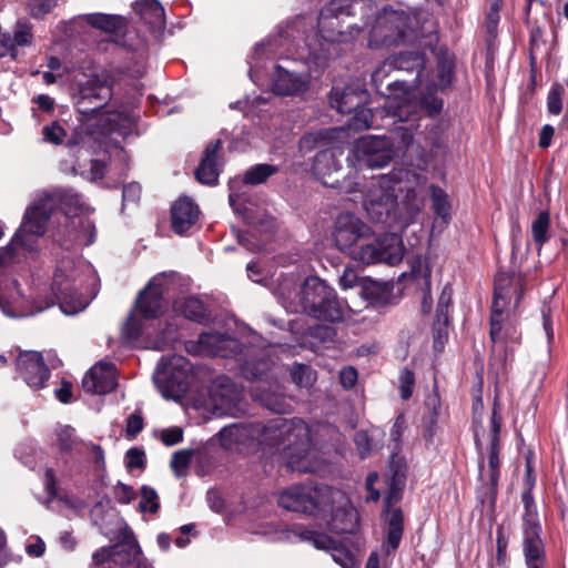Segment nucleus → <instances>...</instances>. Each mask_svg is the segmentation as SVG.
<instances>
[{"mask_svg":"<svg viewBox=\"0 0 568 568\" xmlns=\"http://www.w3.org/2000/svg\"><path fill=\"white\" fill-rule=\"evenodd\" d=\"M221 445L234 449L256 443L281 454L292 470L317 471L314 460L311 429L301 418H273L267 424H233L219 433Z\"/></svg>","mask_w":568,"mask_h":568,"instance_id":"2","label":"nucleus"},{"mask_svg":"<svg viewBox=\"0 0 568 568\" xmlns=\"http://www.w3.org/2000/svg\"><path fill=\"white\" fill-rule=\"evenodd\" d=\"M425 60L420 52L403 51L398 55L387 59L372 74L373 81L378 83L387 77V72L395 68L396 70L415 71V78L412 83L405 80L396 79L388 84L389 94L383 105L382 112L387 116H392L397 121H407L412 114H416L419 110L434 114L442 111L443 102L436 97L417 99L415 88L423 84L425 78L424 70Z\"/></svg>","mask_w":568,"mask_h":568,"instance_id":"4","label":"nucleus"},{"mask_svg":"<svg viewBox=\"0 0 568 568\" xmlns=\"http://www.w3.org/2000/svg\"><path fill=\"white\" fill-rule=\"evenodd\" d=\"M337 154L338 151L331 148L318 152L313 160V174L326 186L336 187L339 185L342 165Z\"/></svg>","mask_w":568,"mask_h":568,"instance_id":"22","label":"nucleus"},{"mask_svg":"<svg viewBox=\"0 0 568 568\" xmlns=\"http://www.w3.org/2000/svg\"><path fill=\"white\" fill-rule=\"evenodd\" d=\"M186 349L195 355L227 357L240 349V343L222 334H201L197 342L186 344Z\"/></svg>","mask_w":568,"mask_h":568,"instance_id":"18","label":"nucleus"},{"mask_svg":"<svg viewBox=\"0 0 568 568\" xmlns=\"http://www.w3.org/2000/svg\"><path fill=\"white\" fill-rule=\"evenodd\" d=\"M341 383L344 388H353L358 378V373L354 367H345L341 371Z\"/></svg>","mask_w":568,"mask_h":568,"instance_id":"60","label":"nucleus"},{"mask_svg":"<svg viewBox=\"0 0 568 568\" xmlns=\"http://www.w3.org/2000/svg\"><path fill=\"white\" fill-rule=\"evenodd\" d=\"M402 536L403 532L400 530H396V528L390 527L387 528L386 541L384 545L386 547V552L394 551V549L397 548L402 539Z\"/></svg>","mask_w":568,"mask_h":568,"instance_id":"61","label":"nucleus"},{"mask_svg":"<svg viewBox=\"0 0 568 568\" xmlns=\"http://www.w3.org/2000/svg\"><path fill=\"white\" fill-rule=\"evenodd\" d=\"M405 255V245L396 233L375 235L368 225V234L359 243L358 251L354 254V261L366 264L386 263L394 266Z\"/></svg>","mask_w":568,"mask_h":568,"instance_id":"9","label":"nucleus"},{"mask_svg":"<svg viewBox=\"0 0 568 568\" xmlns=\"http://www.w3.org/2000/svg\"><path fill=\"white\" fill-rule=\"evenodd\" d=\"M115 497L121 504H130L136 497V493L131 486L120 484L115 488Z\"/></svg>","mask_w":568,"mask_h":568,"instance_id":"62","label":"nucleus"},{"mask_svg":"<svg viewBox=\"0 0 568 568\" xmlns=\"http://www.w3.org/2000/svg\"><path fill=\"white\" fill-rule=\"evenodd\" d=\"M524 294V278L521 275L499 273L495 278V297L490 317L489 335L493 342L520 341L514 316L509 313L517 308Z\"/></svg>","mask_w":568,"mask_h":568,"instance_id":"6","label":"nucleus"},{"mask_svg":"<svg viewBox=\"0 0 568 568\" xmlns=\"http://www.w3.org/2000/svg\"><path fill=\"white\" fill-rule=\"evenodd\" d=\"M418 18L413 11L384 9L371 31V45L412 43Z\"/></svg>","mask_w":568,"mask_h":568,"instance_id":"7","label":"nucleus"},{"mask_svg":"<svg viewBox=\"0 0 568 568\" xmlns=\"http://www.w3.org/2000/svg\"><path fill=\"white\" fill-rule=\"evenodd\" d=\"M32 28L30 23L18 22L14 27L12 42L16 45H30L32 42Z\"/></svg>","mask_w":568,"mask_h":568,"instance_id":"47","label":"nucleus"},{"mask_svg":"<svg viewBox=\"0 0 568 568\" xmlns=\"http://www.w3.org/2000/svg\"><path fill=\"white\" fill-rule=\"evenodd\" d=\"M429 192L434 213L438 219L443 220L444 223H448L452 212L448 194L444 191V189L436 185H429Z\"/></svg>","mask_w":568,"mask_h":568,"instance_id":"34","label":"nucleus"},{"mask_svg":"<svg viewBox=\"0 0 568 568\" xmlns=\"http://www.w3.org/2000/svg\"><path fill=\"white\" fill-rule=\"evenodd\" d=\"M311 75L308 72H297L277 64L273 72V92L278 94H301L307 91Z\"/></svg>","mask_w":568,"mask_h":568,"instance_id":"21","label":"nucleus"},{"mask_svg":"<svg viewBox=\"0 0 568 568\" xmlns=\"http://www.w3.org/2000/svg\"><path fill=\"white\" fill-rule=\"evenodd\" d=\"M405 478H406L405 464L398 462V465L395 468L393 476H392V483H390L389 490L387 491V494L385 496L386 505L394 504V501L398 500V498L400 497V493L405 486Z\"/></svg>","mask_w":568,"mask_h":568,"instance_id":"37","label":"nucleus"},{"mask_svg":"<svg viewBox=\"0 0 568 568\" xmlns=\"http://www.w3.org/2000/svg\"><path fill=\"white\" fill-rule=\"evenodd\" d=\"M367 234L368 225L365 221L353 213H342L334 221L331 237L336 248L354 261V254Z\"/></svg>","mask_w":568,"mask_h":568,"instance_id":"11","label":"nucleus"},{"mask_svg":"<svg viewBox=\"0 0 568 568\" xmlns=\"http://www.w3.org/2000/svg\"><path fill=\"white\" fill-rule=\"evenodd\" d=\"M163 278L154 276L138 296V308L144 317H155L163 307Z\"/></svg>","mask_w":568,"mask_h":568,"instance_id":"26","label":"nucleus"},{"mask_svg":"<svg viewBox=\"0 0 568 568\" xmlns=\"http://www.w3.org/2000/svg\"><path fill=\"white\" fill-rule=\"evenodd\" d=\"M291 377L297 386H302L303 388H308L316 379L314 369L305 366V364H295L291 368Z\"/></svg>","mask_w":568,"mask_h":568,"instance_id":"41","label":"nucleus"},{"mask_svg":"<svg viewBox=\"0 0 568 568\" xmlns=\"http://www.w3.org/2000/svg\"><path fill=\"white\" fill-rule=\"evenodd\" d=\"M139 508L142 513H156L160 508L158 493L150 486H142Z\"/></svg>","mask_w":568,"mask_h":568,"instance_id":"44","label":"nucleus"},{"mask_svg":"<svg viewBox=\"0 0 568 568\" xmlns=\"http://www.w3.org/2000/svg\"><path fill=\"white\" fill-rule=\"evenodd\" d=\"M75 430L71 426H61L58 429V445L61 450L72 449L75 443Z\"/></svg>","mask_w":568,"mask_h":568,"instance_id":"50","label":"nucleus"},{"mask_svg":"<svg viewBox=\"0 0 568 568\" xmlns=\"http://www.w3.org/2000/svg\"><path fill=\"white\" fill-rule=\"evenodd\" d=\"M326 286L325 281L317 276H310L300 288L293 278H284L278 283L276 294L288 311H302L317 318Z\"/></svg>","mask_w":568,"mask_h":568,"instance_id":"8","label":"nucleus"},{"mask_svg":"<svg viewBox=\"0 0 568 568\" xmlns=\"http://www.w3.org/2000/svg\"><path fill=\"white\" fill-rule=\"evenodd\" d=\"M430 276V268L425 261H417L410 270V278L414 285L423 291L422 308L424 312H429L433 305V300L429 294Z\"/></svg>","mask_w":568,"mask_h":568,"instance_id":"31","label":"nucleus"},{"mask_svg":"<svg viewBox=\"0 0 568 568\" xmlns=\"http://www.w3.org/2000/svg\"><path fill=\"white\" fill-rule=\"evenodd\" d=\"M18 371L30 388H43L49 376V369L44 365L42 356L37 351H24L17 361Z\"/></svg>","mask_w":568,"mask_h":568,"instance_id":"19","label":"nucleus"},{"mask_svg":"<svg viewBox=\"0 0 568 568\" xmlns=\"http://www.w3.org/2000/svg\"><path fill=\"white\" fill-rule=\"evenodd\" d=\"M355 111L354 116L347 124V130L363 131L373 126L374 113L372 110L359 105Z\"/></svg>","mask_w":568,"mask_h":568,"instance_id":"42","label":"nucleus"},{"mask_svg":"<svg viewBox=\"0 0 568 568\" xmlns=\"http://www.w3.org/2000/svg\"><path fill=\"white\" fill-rule=\"evenodd\" d=\"M452 60L450 59H442L437 64V82H434V87L445 88L450 84L452 80Z\"/></svg>","mask_w":568,"mask_h":568,"instance_id":"48","label":"nucleus"},{"mask_svg":"<svg viewBox=\"0 0 568 568\" xmlns=\"http://www.w3.org/2000/svg\"><path fill=\"white\" fill-rule=\"evenodd\" d=\"M190 362L181 355H172L161 359L154 373V384L161 395L176 398L186 389L191 374Z\"/></svg>","mask_w":568,"mask_h":568,"instance_id":"10","label":"nucleus"},{"mask_svg":"<svg viewBox=\"0 0 568 568\" xmlns=\"http://www.w3.org/2000/svg\"><path fill=\"white\" fill-rule=\"evenodd\" d=\"M357 0H332L320 12L318 29L326 42H342L347 37L343 30V18L352 16Z\"/></svg>","mask_w":568,"mask_h":568,"instance_id":"13","label":"nucleus"},{"mask_svg":"<svg viewBox=\"0 0 568 568\" xmlns=\"http://www.w3.org/2000/svg\"><path fill=\"white\" fill-rule=\"evenodd\" d=\"M134 10L152 29H162L166 22L165 10L158 0H136Z\"/></svg>","mask_w":568,"mask_h":568,"instance_id":"30","label":"nucleus"},{"mask_svg":"<svg viewBox=\"0 0 568 568\" xmlns=\"http://www.w3.org/2000/svg\"><path fill=\"white\" fill-rule=\"evenodd\" d=\"M220 146V140H216L215 142H212L205 146L204 158L195 171V176L200 182L206 183L207 185H213V183L219 180V163L216 153L219 152Z\"/></svg>","mask_w":568,"mask_h":568,"instance_id":"29","label":"nucleus"},{"mask_svg":"<svg viewBox=\"0 0 568 568\" xmlns=\"http://www.w3.org/2000/svg\"><path fill=\"white\" fill-rule=\"evenodd\" d=\"M357 282H358V275L354 271V268L353 267L344 268V271L339 277L341 286L343 288H353L354 286H356Z\"/></svg>","mask_w":568,"mask_h":568,"instance_id":"63","label":"nucleus"},{"mask_svg":"<svg viewBox=\"0 0 568 568\" xmlns=\"http://www.w3.org/2000/svg\"><path fill=\"white\" fill-rule=\"evenodd\" d=\"M160 439L166 446L176 445L183 439V430L179 426H172L160 432Z\"/></svg>","mask_w":568,"mask_h":568,"instance_id":"53","label":"nucleus"},{"mask_svg":"<svg viewBox=\"0 0 568 568\" xmlns=\"http://www.w3.org/2000/svg\"><path fill=\"white\" fill-rule=\"evenodd\" d=\"M426 410L428 427L425 432V438L432 440L434 438V426L437 424L440 413V400L438 395L428 396L426 399Z\"/></svg>","mask_w":568,"mask_h":568,"instance_id":"39","label":"nucleus"},{"mask_svg":"<svg viewBox=\"0 0 568 568\" xmlns=\"http://www.w3.org/2000/svg\"><path fill=\"white\" fill-rule=\"evenodd\" d=\"M344 316L343 303L336 297V293L329 286H326V292L323 302L320 305L317 318L320 321L337 322L342 321Z\"/></svg>","mask_w":568,"mask_h":568,"instance_id":"33","label":"nucleus"},{"mask_svg":"<svg viewBox=\"0 0 568 568\" xmlns=\"http://www.w3.org/2000/svg\"><path fill=\"white\" fill-rule=\"evenodd\" d=\"M541 526L539 521L530 520L529 525H524V554L527 565L530 561H539L542 555V545L540 540Z\"/></svg>","mask_w":568,"mask_h":568,"instance_id":"32","label":"nucleus"},{"mask_svg":"<svg viewBox=\"0 0 568 568\" xmlns=\"http://www.w3.org/2000/svg\"><path fill=\"white\" fill-rule=\"evenodd\" d=\"M11 55L17 58V50L13 47V38L8 32H0V59Z\"/></svg>","mask_w":568,"mask_h":568,"instance_id":"58","label":"nucleus"},{"mask_svg":"<svg viewBox=\"0 0 568 568\" xmlns=\"http://www.w3.org/2000/svg\"><path fill=\"white\" fill-rule=\"evenodd\" d=\"M87 22L105 32H114L121 24L119 17L106 14H90L87 17Z\"/></svg>","mask_w":568,"mask_h":568,"instance_id":"43","label":"nucleus"},{"mask_svg":"<svg viewBox=\"0 0 568 568\" xmlns=\"http://www.w3.org/2000/svg\"><path fill=\"white\" fill-rule=\"evenodd\" d=\"M176 310L181 311L182 315L191 321H201L205 317L206 308L197 297L190 296L176 303Z\"/></svg>","mask_w":568,"mask_h":568,"instance_id":"36","label":"nucleus"},{"mask_svg":"<svg viewBox=\"0 0 568 568\" xmlns=\"http://www.w3.org/2000/svg\"><path fill=\"white\" fill-rule=\"evenodd\" d=\"M115 366L109 362H98L82 378V388L95 395H104L115 389Z\"/></svg>","mask_w":568,"mask_h":568,"instance_id":"20","label":"nucleus"},{"mask_svg":"<svg viewBox=\"0 0 568 568\" xmlns=\"http://www.w3.org/2000/svg\"><path fill=\"white\" fill-rule=\"evenodd\" d=\"M550 227V215L548 212H540L531 223V235L537 245L538 252L548 241V230Z\"/></svg>","mask_w":568,"mask_h":568,"instance_id":"35","label":"nucleus"},{"mask_svg":"<svg viewBox=\"0 0 568 568\" xmlns=\"http://www.w3.org/2000/svg\"><path fill=\"white\" fill-rule=\"evenodd\" d=\"M52 209L53 199L47 193L40 194L27 209L22 225L8 246L0 250V283L4 274L3 267L13 258L17 250L36 252L39 237L45 233ZM98 286L99 278L90 263L63 258L52 276V296L44 303L36 300L30 308H12L8 302L0 301V308L7 316L21 317L34 315L58 302L63 314L74 315L87 308L95 296Z\"/></svg>","mask_w":568,"mask_h":568,"instance_id":"1","label":"nucleus"},{"mask_svg":"<svg viewBox=\"0 0 568 568\" xmlns=\"http://www.w3.org/2000/svg\"><path fill=\"white\" fill-rule=\"evenodd\" d=\"M140 547L133 537H126L119 544L102 547L92 555L91 568H109L110 562L125 566L136 560Z\"/></svg>","mask_w":568,"mask_h":568,"instance_id":"16","label":"nucleus"},{"mask_svg":"<svg viewBox=\"0 0 568 568\" xmlns=\"http://www.w3.org/2000/svg\"><path fill=\"white\" fill-rule=\"evenodd\" d=\"M499 432H500V422L499 418L496 417V412H494L493 417L490 419V452L488 463L479 464V478L483 480L485 489L489 494V498L494 499L497 485L500 476V459H499Z\"/></svg>","mask_w":568,"mask_h":568,"instance_id":"15","label":"nucleus"},{"mask_svg":"<svg viewBox=\"0 0 568 568\" xmlns=\"http://www.w3.org/2000/svg\"><path fill=\"white\" fill-rule=\"evenodd\" d=\"M112 91L104 80L99 77L88 79L87 84L80 91L78 104L81 112H93L103 106L110 100Z\"/></svg>","mask_w":568,"mask_h":568,"instance_id":"23","label":"nucleus"},{"mask_svg":"<svg viewBox=\"0 0 568 568\" xmlns=\"http://www.w3.org/2000/svg\"><path fill=\"white\" fill-rule=\"evenodd\" d=\"M256 402L266 406L270 410L275 413H287L292 409V402L290 397L284 395L280 385L266 387L265 384L258 385L252 393Z\"/></svg>","mask_w":568,"mask_h":568,"instance_id":"28","label":"nucleus"},{"mask_svg":"<svg viewBox=\"0 0 568 568\" xmlns=\"http://www.w3.org/2000/svg\"><path fill=\"white\" fill-rule=\"evenodd\" d=\"M365 100V91L359 85H347L344 89H333L329 94L331 106L341 113L356 110Z\"/></svg>","mask_w":568,"mask_h":568,"instance_id":"27","label":"nucleus"},{"mask_svg":"<svg viewBox=\"0 0 568 568\" xmlns=\"http://www.w3.org/2000/svg\"><path fill=\"white\" fill-rule=\"evenodd\" d=\"M354 443L362 458L368 456L372 453V438L365 430H358L355 433Z\"/></svg>","mask_w":568,"mask_h":568,"instance_id":"52","label":"nucleus"},{"mask_svg":"<svg viewBox=\"0 0 568 568\" xmlns=\"http://www.w3.org/2000/svg\"><path fill=\"white\" fill-rule=\"evenodd\" d=\"M415 376L410 369L404 368L398 377L399 395L404 399H408L413 393Z\"/></svg>","mask_w":568,"mask_h":568,"instance_id":"49","label":"nucleus"},{"mask_svg":"<svg viewBox=\"0 0 568 568\" xmlns=\"http://www.w3.org/2000/svg\"><path fill=\"white\" fill-rule=\"evenodd\" d=\"M278 505L291 511L331 515L333 527L342 532L351 531L356 518L345 493L326 485L291 486L280 493Z\"/></svg>","mask_w":568,"mask_h":568,"instance_id":"5","label":"nucleus"},{"mask_svg":"<svg viewBox=\"0 0 568 568\" xmlns=\"http://www.w3.org/2000/svg\"><path fill=\"white\" fill-rule=\"evenodd\" d=\"M200 216V209L189 197L178 199L171 207V226L178 234H183L192 227Z\"/></svg>","mask_w":568,"mask_h":568,"instance_id":"25","label":"nucleus"},{"mask_svg":"<svg viewBox=\"0 0 568 568\" xmlns=\"http://www.w3.org/2000/svg\"><path fill=\"white\" fill-rule=\"evenodd\" d=\"M426 193L425 175L409 170H394L368 182L363 206L372 222L390 223L396 220L399 203L407 207L410 215L420 212Z\"/></svg>","mask_w":568,"mask_h":568,"instance_id":"3","label":"nucleus"},{"mask_svg":"<svg viewBox=\"0 0 568 568\" xmlns=\"http://www.w3.org/2000/svg\"><path fill=\"white\" fill-rule=\"evenodd\" d=\"M267 369H270V363L266 361H261L257 363L247 362L244 364L242 373L246 378H261Z\"/></svg>","mask_w":568,"mask_h":568,"instance_id":"51","label":"nucleus"},{"mask_svg":"<svg viewBox=\"0 0 568 568\" xmlns=\"http://www.w3.org/2000/svg\"><path fill=\"white\" fill-rule=\"evenodd\" d=\"M300 538L310 541L316 548L331 552L332 558L343 568H348L352 565V558L346 548L328 535L306 530L300 534Z\"/></svg>","mask_w":568,"mask_h":568,"instance_id":"24","label":"nucleus"},{"mask_svg":"<svg viewBox=\"0 0 568 568\" xmlns=\"http://www.w3.org/2000/svg\"><path fill=\"white\" fill-rule=\"evenodd\" d=\"M387 138L392 139L394 144V155L399 151H405L414 139L413 125H399Z\"/></svg>","mask_w":568,"mask_h":568,"instance_id":"38","label":"nucleus"},{"mask_svg":"<svg viewBox=\"0 0 568 568\" xmlns=\"http://www.w3.org/2000/svg\"><path fill=\"white\" fill-rule=\"evenodd\" d=\"M277 172V168L270 164H257L252 166L248 171L245 172L244 181L246 183H251L252 185H257V183H262L268 179V176L273 175Z\"/></svg>","mask_w":568,"mask_h":568,"instance_id":"40","label":"nucleus"},{"mask_svg":"<svg viewBox=\"0 0 568 568\" xmlns=\"http://www.w3.org/2000/svg\"><path fill=\"white\" fill-rule=\"evenodd\" d=\"M564 85L554 83L547 94V109L551 114H559L562 111Z\"/></svg>","mask_w":568,"mask_h":568,"instance_id":"45","label":"nucleus"},{"mask_svg":"<svg viewBox=\"0 0 568 568\" xmlns=\"http://www.w3.org/2000/svg\"><path fill=\"white\" fill-rule=\"evenodd\" d=\"M192 457L193 450L190 449L178 450L173 454L171 458V467L178 477L183 476L184 471L187 469V466Z\"/></svg>","mask_w":568,"mask_h":568,"instance_id":"46","label":"nucleus"},{"mask_svg":"<svg viewBox=\"0 0 568 568\" xmlns=\"http://www.w3.org/2000/svg\"><path fill=\"white\" fill-rule=\"evenodd\" d=\"M52 0H31L29 3L30 14L38 18L48 14L53 8Z\"/></svg>","mask_w":568,"mask_h":568,"instance_id":"57","label":"nucleus"},{"mask_svg":"<svg viewBox=\"0 0 568 568\" xmlns=\"http://www.w3.org/2000/svg\"><path fill=\"white\" fill-rule=\"evenodd\" d=\"M176 338H178L176 328L173 327V325L171 324L163 331V333L161 334L158 342L154 343V348H158V349L164 348V347H166V345L175 342Z\"/></svg>","mask_w":568,"mask_h":568,"instance_id":"59","label":"nucleus"},{"mask_svg":"<svg viewBox=\"0 0 568 568\" xmlns=\"http://www.w3.org/2000/svg\"><path fill=\"white\" fill-rule=\"evenodd\" d=\"M523 500H524V509H525L524 525H529L530 520L539 521L537 513H536L535 500L531 496L530 490L524 493Z\"/></svg>","mask_w":568,"mask_h":568,"instance_id":"54","label":"nucleus"},{"mask_svg":"<svg viewBox=\"0 0 568 568\" xmlns=\"http://www.w3.org/2000/svg\"><path fill=\"white\" fill-rule=\"evenodd\" d=\"M404 430L405 419L403 417L396 418L389 433L390 440L393 443V458L396 457L395 450L399 449L400 438L403 437Z\"/></svg>","mask_w":568,"mask_h":568,"instance_id":"56","label":"nucleus"},{"mask_svg":"<svg viewBox=\"0 0 568 568\" xmlns=\"http://www.w3.org/2000/svg\"><path fill=\"white\" fill-rule=\"evenodd\" d=\"M94 140L88 133L68 143L69 152L74 159L71 170L74 173L87 175L89 180H99L104 176V158H94Z\"/></svg>","mask_w":568,"mask_h":568,"instance_id":"14","label":"nucleus"},{"mask_svg":"<svg viewBox=\"0 0 568 568\" xmlns=\"http://www.w3.org/2000/svg\"><path fill=\"white\" fill-rule=\"evenodd\" d=\"M211 403L214 413L234 416L242 410L241 390L229 377L217 378L211 387Z\"/></svg>","mask_w":568,"mask_h":568,"instance_id":"17","label":"nucleus"},{"mask_svg":"<svg viewBox=\"0 0 568 568\" xmlns=\"http://www.w3.org/2000/svg\"><path fill=\"white\" fill-rule=\"evenodd\" d=\"M394 158V144L387 136L368 135L358 139L353 146L354 164L362 168H383Z\"/></svg>","mask_w":568,"mask_h":568,"instance_id":"12","label":"nucleus"},{"mask_svg":"<svg viewBox=\"0 0 568 568\" xmlns=\"http://www.w3.org/2000/svg\"><path fill=\"white\" fill-rule=\"evenodd\" d=\"M44 139L52 144H60L64 138V131L61 125L58 123H52L51 125H47L42 130Z\"/></svg>","mask_w":568,"mask_h":568,"instance_id":"55","label":"nucleus"},{"mask_svg":"<svg viewBox=\"0 0 568 568\" xmlns=\"http://www.w3.org/2000/svg\"><path fill=\"white\" fill-rule=\"evenodd\" d=\"M144 453L138 448H132L126 452V466L128 467H143Z\"/></svg>","mask_w":568,"mask_h":568,"instance_id":"64","label":"nucleus"}]
</instances>
